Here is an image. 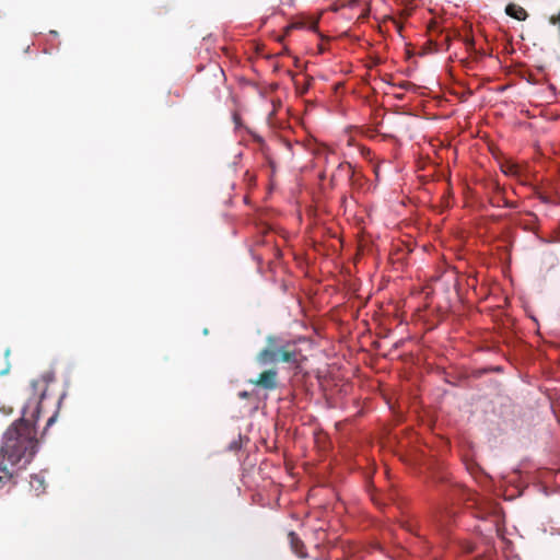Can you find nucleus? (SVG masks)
Masks as SVG:
<instances>
[{
    "label": "nucleus",
    "instance_id": "obj_16",
    "mask_svg": "<svg viewBox=\"0 0 560 560\" xmlns=\"http://www.w3.org/2000/svg\"><path fill=\"white\" fill-rule=\"evenodd\" d=\"M553 476H555L556 483L560 485V472H556V474H553Z\"/></svg>",
    "mask_w": 560,
    "mask_h": 560
},
{
    "label": "nucleus",
    "instance_id": "obj_17",
    "mask_svg": "<svg viewBox=\"0 0 560 560\" xmlns=\"http://www.w3.org/2000/svg\"><path fill=\"white\" fill-rule=\"evenodd\" d=\"M240 397H242V398H246V397H247V393H246V392H242V393H240Z\"/></svg>",
    "mask_w": 560,
    "mask_h": 560
},
{
    "label": "nucleus",
    "instance_id": "obj_2",
    "mask_svg": "<svg viewBox=\"0 0 560 560\" xmlns=\"http://www.w3.org/2000/svg\"><path fill=\"white\" fill-rule=\"evenodd\" d=\"M299 352H259L256 364L261 371L256 377L249 378V383L267 390L276 389L278 386V371L273 366L276 362L296 361Z\"/></svg>",
    "mask_w": 560,
    "mask_h": 560
},
{
    "label": "nucleus",
    "instance_id": "obj_7",
    "mask_svg": "<svg viewBox=\"0 0 560 560\" xmlns=\"http://www.w3.org/2000/svg\"><path fill=\"white\" fill-rule=\"evenodd\" d=\"M501 170L505 175L518 177L521 175V166L514 162L506 161L501 165Z\"/></svg>",
    "mask_w": 560,
    "mask_h": 560
},
{
    "label": "nucleus",
    "instance_id": "obj_11",
    "mask_svg": "<svg viewBox=\"0 0 560 560\" xmlns=\"http://www.w3.org/2000/svg\"><path fill=\"white\" fill-rule=\"evenodd\" d=\"M213 70H214V77L218 79L219 82H221L222 78L224 77L223 71L218 67H214Z\"/></svg>",
    "mask_w": 560,
    "mask_h": 560
},
{
    "label": "nucleus",
    "instance_id": "obj_14",
    "mask_svg": "<svg viewBox=\"0 0 560 560\" xmlns=\"http://www.w3.org/2000/svg\"><path fill=\"white\" fill-rule=\"evenodd\" d=\"M538 198L544 203H548L549 202V198L547 196L542 195V194H539Z\"/></svg>",
    "mask_w": 560,
    "mask_h": 560
},
{
    "label": "nucleus",
    "instance_id": "obj_6",
    "mask_svg": "<svg viewBox=\"0 0 560 560\" xmlns=\"http://www.w3.org/2000/svg\"><path fill=\"white\" fill-rule=\"evenodd\" d=\"M31 488L38 495L45 491V478L42 475H32L30 481Z\"/></svg>",
    "mask_w": 560,
    "mask_h": 560
},
{
    "label": "nucleus",
    "instance_id": "obj_15",
    "mask_svg": "<svg viewBox=\"0 0 560 560\" xmlns=\"http://www.w3.org/2000/svg\"><path fill=\"white\" fill-rule=\"evenodd\" d=\"M66 396H67V393H66V392H63V393L61 394V396L59 397V400H58V404H57L58 408H60L61 402H62V400L66 398Z\"/></svg>",
    "mask_w": 560,
    "mask_h": 560
},
{
    "label": "nucleus",
    "instance_id": "obj_13",
    "mask_svg": "<svg viewBox=\"0 0 560 560\" xmlns=\"http://www.w3.org/2000/svg\"><path fill=\"white\" fill-rule=\"evenodd\" d=\"M56 419H57V412H56L55 415H52V416L47 420L46 428H49L50 425H52V424L56 422Z\"/></svg>",
    "mask_w": 560,
    "mask_h": 560
},
{
    "label": "nucleus",
    "instance_id": "obj_3",
    "mask_svg": "<svg viewBox=\"0 0 560 560\" xmlns=\"http://www.w3.org/2000/svg\"><path fill=\"white\" fill-rule=\"evenodd\" d=\"M505 13L517 21H525L528 16L526 10L515 3H509L505 7Z\"/></svg>",
    "mask_w": 560,
    "mask_h": 560
},
{
    "label": "nucleus",
    "instance_id": "obj_4",
    "mask_svg": "<svg viewBox=\"0 0 560 560\" xmlns=\"http://www.w3.org/2000/svg\"><path fill=\"white\" fill-rule=\"evenodd\" d=\"M476 516L479 518H487L488 516H492L494 518V526H497L499 521L501 520V514L498 508L492 503H487L485 511L481 510Z\"/></svg>",
    "mask_w": 560,
    "mask_h": 560
},
{
    "label": "nucleus",
    "instance_id": "obj_5",
    "mask_svg": "<svg viewBox=\"0 0 560 560\" xmlns=\"http://www.w3.org/2000/svg\"><path fill=\"white\" fill-rule=\"evenodd\" d=\"M289 538L292 551L300 558H306L307 553L301 550L303 548V542L300 540L298 535L293 532H290Z\"/></svg>",
    "mask_w": 560,
    "mask_h": 560
},
{
    "label": "nucleus",
    "instance_id": "obj_10",
    "mask_svg": "<svg viewBox=\"0 0 560 560\" xmlns=\"http://www.w3.org/2000/svg\"><path fill=\"white\" fill-rule=\"evenodd\" d=\"M10 352H4L3 360H4V366L0 369V376L5 375L10 371V362L8 360Z\"/></svg>",
    "mask_w": 560,
    "mask_h": 560
},
{
    "label": "nucleus",
    "instance_id": "obj_9",
    "mask_svg": "<svg viewBox=\"0 0 560 560\" xmlns=\"http://www.w3.org/2000/svg\"><path fill=\"white\" fill-rule=\"evenodd\" d=\"M491 203L492 206H495V207H506V208H516L517 207V203L514 202V201H509L508 199H505L503 196L501 195H498L497 197L492 198L491 199Z\"/></svg>",
    "mask_w": 560,
    "mask_h": 560
},
{
    "label": "nucleus",
    "instance_id": "obj_12",
    "mask_svg": "<svg viewBox=\"0 0 560 560\" xmlns=\"http://www.w3.org/2000/svg\"><path fill=\"white\" fill-rule=\"evenodd\" d=\"M300 25L299 24H290L288 25L285 28H284V35L283 36H287L290 34V32L293 30V28H296L299 27Z\"/></svg>",
    "mask_w": 560,
    "mask_h": 560
},
{
    "label": "nucleus",
    "instance_id": "obj_18",
    "mask_svg": "<svg viewBox=\"0 0 560 560\" xmlns=\"http://www.w3.org/2000/svg\"><path fill=\"white\" fill-rule=\"evenodd\" d=\"M528 214L532 215L534 219H537L533 212H529Z\"/></svg>",
    "mask_w": 560,
    "mask_h": 560
},
{
    "label": "nucleus",
    "instance_id": "obj_1",
    "mask_svg": "<svg viewBox=\"0 0 560 560\" xmlns=\"http://www.w3.org/2000/svg\"><path fill=\"white\" fill-rule=\"evenodd\" d=\"M52 371L44 372L30 384L31 395L22 408V417L3 433L0 447V489L15 474L25 469L38 451L36 422L39 419L40 404L46 397L48 385L54 382Z\"/></svg>",
    "mask_w": 560,
    "mask_h": 560
},
{
    "label": "nucleus",
    "instance_id": "obj_8",
    "mask_svg": "<svg viewBox=\"0 0 560 560\" xmlns=\"http://www.w3.org/2000/svg\"><path fill=\"white\" fill-rule=\"evenodd\" d=\"M452 517H453V512H451V511H444V512H441L439 515H435L434 524H435L436 528H439L440 530H443L444 527L446 526V520H450Z\"/></svg>",
    "mask_w": 560,
    "mask_h": 560
}]
</instances>
